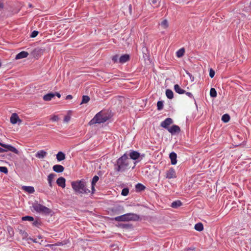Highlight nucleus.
<instances>
[{"mask_svg":"<svg viewBox=\"0 0 251 251\" xmlns=\"http://www.w3.org/2000/svg\"><path fill=\"white\" fill-rule=\"evenodd\" d=\"M71 185L73 190L77 194H88L91 192L86 188V182L83 179L73 181Z\"/></svg>","mask_w":251,"mask_h":251,"instance_id":"nucleus-1","label":"nucleus"},{"mask_svg":"<svg viewBox=\"0 0 251 251\" xmlns=\"http://www.w3.org/2000/svg\"><path fill=\"white\" fill-rule=\"evenodd\" d=\"M130 167L129 159L127 155L125 153L117 160L114 169L118 172H124Z\"/></svg>","mask_w":251,"mask_h":251,"instance_id":"nucleus-2","label":"nucleus"},{"mask_svg":"<svg viewBox=\"0 0 251 251\" xmlns=\"http://www.w3.org/2000/svg\"><path fill=\"white\" fill-rule=\"evenodd\" d=\"M139 219V216L133 213H127L121 216L116 217L114 220L116 221L121 222V221H137Z\"/></svg>","mask_w":251,"mask_h":251,"instance_id":"nucleus-3","label":"nucleus"},{"mask_svg":"<svg viewBox=\"0 0 251 251\" xmlns=\"http://www.w3.org/2000/svg\"><path fill=\"white\" fill-rule=\"evenodd\" d=\"M32 207L33 209L38 213L49 215L51 212L50 209L37 202L33 203Z\"/></svg>","mask_w":251,"mask_h":251,"instance_id":"nucleus-4","label":"nucleus"},{"mask_svg":"<svg viewBox=\"0 0 251 251\" xmlns=\"http://www.w3.org/2000/svg\"><path fill=\"white\" fill-rule=\"evenodd\" d=\"M108 120L107 116L103 115L101 112L97 114L95 117L89 122L90 126L95 124H100L105 122Z\"/></svg>","mask_w":251,"mask_h":251,"instance_id":"nucleus-5","label":"nucleus"},{"mask_svg":"<svg viewBox=\"0 0 251 251\" xmlns=\"http://www.w3.org/2000/svg\"><path fill=\"white\" fill-rule=\"evenodd\" d=\"M0 146L3 148H4V150H7V151H11L16 154H19L18 150L15 148V147L12 146L10 145L5 144L2 143L0 142Z\"/></svg>","mask_w":251,"mask_h":251,"instance_id":"nucleus-6","label":"nucleus"},{"mask_svg":"<svg viewBox=\"0 0 251 251\" xmlns=\"http://www.w3.org/2000/svg\"><path fill=\"white\" fill-rule=\"evenodd\" d=\"M166 177L169 179L176 177V171L173 168H171L166 172Z\"/></svg>","mask_w":251,"mask_h":251,"instance_id":"nucleus-7","label":"nucleus"},{"mask_svg":"<svg viewBox=\"0 0 251 251\" xmlns=\"http://www.w3.org/2000/svg\"><path fill=\"white\" fill-rule=\"evenodd\" d=\"M173 123V120L170 118H166L164 121L162 122L160 124V126L163 128L167 129L170 128L169 126Z\"/></svg>","mask_w":251,"mask_h":251,"instance_id":"nucleus-8","label":"nucleus"},{"mask_svg":"<svg viewBox=\"0 0 251 251\" xmlns=\"http://www.w3.org/2000/svg\"><path fill=\"white\" fill-rule=\"evenodd\" d=\"M10 122L12 124H16L18 122L21 123L22 120L19 118L18 115L16 113H13L10 117Z\"/></svg>","mask_w":251,"mask_h":251,"instance_id":"nucleus-9","label":"nucleus"},{"mask_svg":"<svg viewBox=\"0 0 251 251\" xmlns=\"http://www.w3.org/2000/svg\"><path fill=\"white\" fill-rule=\"evenodd\" d=\"M168 131L172 134L176 133H178L180 131V127L177 125H173L171 127L168 128Z\"/></svg>","mask_w":251,"mask_h":251,"instance_id":"nucleus-10","label":"nucleus"},{"mask_svg":"<svg viewBox=\"0 0 251 251\" xmlns=\"http://www.w3.org/2000/svg\"><path fill=\"white\" fill-rule=\"evenodd\" d=\"M130 158L133 160H137L140 156V154L137 151H131L129 153Z\"/></svg>","mask_w":251,"mask_h":251,"instance_id":"nucleus-11","label":"nucleus"},{"mask_svg":"<svg viewBox=\"0 0 251 251\" xmlns=\"http://www.w3.org/2000/svg\"><path fill=\"white\" fill-rule=\"evenodd\" d=\"M99 177L97 176H95L92 180L91 182V193L94 194L95 191V186L96 183L98 181Z\"/></svg>","mask_w":251,"mask_h":251,"instance_id":"nucleus-12","label":"nucleus"},{"mask_svg":"<svg viewBox=\"0 0 251 251\" xmlns=\"http://www.w3.org/2000/svg\"><path fill=\"white\" fill-rule=\"evenodd\" d=\"M65 179L63 177H59L56 180V183L59 186L64 188L65 187Z\"/></svg>","mask_w":251,"mask_h":251,"instance_id":"nucleus-13","label":"nucleus"},{"mask_svg":"<svg viewBox=\"0 0 251 251\" xmlns=\"http://www.w3.org/2000/svg\"><path fill=\"white\" fill-rule=\"evenodd\" d=\"M53 170L56 173H62L64 170V168L61 165H55L52 167Z\"/></svg>","mask_w":251,"mask_h":251,"instance_id":"nucleus-14","label":"nucleus"},{"mask_svg":"<svg viewBox=\"0 0 251 251\" xmlns=\"http://www.w3.org/2000/svg\"><path fill=\"white\" fill-rule=\"evenodd\" d=\"M170 158L171 159V163L172 165H175L176 164V162H177V160H176V157H177V155H176V154L174 152H171L170 154Z\"/></svg>","mask_w":251,"mask_h":251,"instance_id":"nucleus-15","label":"nucleus"},{"mask_svg":"<svg viewBox=\"0 0 251 251\" xmlns=\"http://www.w3.org/2000/svg\"><path fill=\"white\" fill-rule=\"evenodd\" d=\"M119 60L120 63H125L129 60V56L128 54L123 55L119 58Z\"/></svg>","mask_w":251,"mask_h":251,"instance_id":"nucleus-16","label":"nucleus"},{"mask_svg":"<svg viewBox=\"0 0 251 251\" xmlns=\"http://www.w3.org/2000/svg\"><path fill=\"white\" fill-rule=\"evenodd\" d=\"M28 55V53L26 51H23L19 53L16 56V59H20L26 57Z\"/></svg>","mask_w":251,"mask_h":251,"instance_id":"nucleus-17","label":"nucleus"},{"mask_svg":"<svg viewBox=\"0 0 251 251\" xmlns=\"http://www.w3.org/2000/svg\"><path fill=\"white\" fill-rule=\"evenodd\" d=\"M22 190L28 192L29 194H32L35 192V189L32 186H23L22 187Z\"/></svg>","mask_w":251,"mask_h":251,"instance_id":"nucleus-18","label":"nucleus"},{"mask_svg":"<svg viewBox=\"0 0 251 251\" xmlns=\"http://www.w3.org/2000/svg\"><path fill=\"white\" fill-rule=\"evenodd\" d=\"M56 176V175L54 174H50L48 176V183H49V186L50 187H52V181H53L54 180V177Z\"/></svg>","mask_w":251,"mask_h":251,"instance_id":"nucleus-19","label":"nucleus"},{"mask_svg":"<svg viewBox=\"0 0 251 251\" xmlns=\"http://www.w3.org/2000/svg\"><path fill=\"white\" fill-rule=\"evenodd\" d=\"M55 96V94L52 93H48L43 97V100L45 101H50Z\"/></svg>","mask_w":251,"mask_h":251,"instance_id":"nucleus-20","label":"nucleus"},{"mask_svg":"<svg viewBox=\"0 0 251 251\" xmlns=\"http://www.w3.org/2000/svg\"><path fill=\"white\" fill-rule=\"evenodd\" d=\"M174 90L176 91V92L179 94H183L185 92V90L181 89L178 84H175L174 85Z\"/></svg>","mask_w":251,"mask_h":251,"instance_id":"nucleus-21","label":"nucleus"},{"mask_svg":"<svg viewBox=\"0 0 251 251\" xmlns=\"http://www.w3.org/2000/svg\"><path fill=\"white\" fill-rule=\"evenodd\" d=\"M56 159L58 161H61L65 159V154L62 151H59L56 154Z\"/></svg>","mask_w":251,"mask_h":251,"instance_id":"nucleus-22","label":"nucleus"},{"mask_svg":"<svg viewBox=\"0 0 251 251\" xmlns=\"http://www.w3.org/2000/svg\"><path fill=\"white\" fill-rule=\"evenodd\" d=\"M47 154V152L44 150H41L38 151L36 154V157L38 158H43Z\"/></svg>","mask_w":251,"mask_h":251,"instance_id":"nucleus-23","label":"nucleus"},{"mask_svg":"<svg viewBox=\"0 0 251 251\" xmlns=\"http://www.w3.org/2000/svg\"><path fill=\"white\" fill-rule=\"evenodd\" d=\"M135 188L137 191L140 192L144 191L146 187L141 183H138L136 185Z\"/></svg>","mask_w":251,"mask_h":251,"instance_id":"nucleus-24","label":"nucleus"},{"mask_svg":"<svg viewBox=\"0 0 251 251\" xmlns=\"http://www.w3.org/2000/svg\"><path fill=\"white\" fill-rule=\"evenodd\" d=\"M159 25L163 29H166L169 26L168 22L166 19L163 20Z\"/></svg>","mask_w":251,"mask_h":251,"instance_id":"nucleus-25","label":"nucleus"},{"mask_svg":"<svg viewBox=\"0 0 251 251\" xmlns=\"http://www.w3.org/2000/svg\"><path fill=\"white\" fill-rule=\"evenodd\" d=\"M166 95L169 99H172L174 98V93L170 89H167L166 91Z\"/></svg>","mask_w":251,"mask_h":251,"instance_id":"nucleus-26","label":"nucleus"},{"mask_svg":"<svg viewBox=\"0 0 251 251\" xmlns=\"http://www.w3.org/2000/svg\"><path fill=\"white\" fill-rule=\"evenodd\" d=\"M195 229L199 231H201L203 229V226L202 223H199L195 225Z\"/></svg>","mask_w":251,"mask_h":251,"instance_id":"nucleus-27","label":"nucleus"},{"mask_svg":"<svg viewBox=\"0 0 251 251\" xmlns=\"http://www.w3.org/2000/svg\"><path fill=\"white\" fill-rule=\"evenodd\" d=\"M182 205V202L180 201H174L172 203L171 206L173 208H177Z\"/></svg>","mask_w":251,"mask_h":251,"instance_id":"nucleus-28","label":"nucleus"},{"mask_svg":"<svg viewBox=\"0 0 251 251\" xmlns=\"http://www.w3.org/2000/svg\"><path fill=\"white\" fill-rule=\"evenodd\" d=\"M230 120V116L227 114H225L223 115L222 117V120L224 123L228 122Z\"/></svg>","mask_w":251,"mask_h":251,"instance_id":"nucleus-29","label":"nucleus"},{"mask_svg":"<svg viewBox=\"0 0 251 251\" xmlns=\"http://www.w3.org/2000/svg\"><path fill=\"white\" fill-rule=\"evenodd\" d=\"M185 52V50L184 48H181L179 49L177 52H176V55L178 57H182Z\"/></svg>","mask_w":251,"mask_h":251,"instance_id":"nucleus-30","label":"nucleus"},{"mask_svg":"<svg viewBox=\"0 0 251 251\" xmlns=\"http://www.w3.org/2000/svg\"><path fill=\"white\" fill-rule=\"evenodd\" d=\"M210 95L212 98H215L217 96V92L215 88H211L210 91Z\"/></svg>","mask_w":251,"mask_h":251,"instance_id":"nucleus-31","label":"nucleus"},{"mask_svg":"<svg viewBox=\"0 0 251 251\" xmlns=\"http://www.w3.org/2000/svg\"><path fill=\"white\" fill-rule=\"evenodd\" d=\"M89 100L90 98L88 96H83L82 97V100L81 104L86 103L89 101Z\"/></svg>","mask_w":251,"mask_h":251,"instance_id":"nucleus-32","label":"nucleus"},{"mask_svg":"<svg viewBox=\"0 0 251 251\" xmlns=\"http://www.w3.org/2000/svg\"><path fill=\"white\" fill-rule=\"evenodd\" d=\"M22 220L23 221H33L34 218L33 217L26 216L23 217L22 218Z\"/></svg>","mask_w":251,"mask_h":251,"instance_id":"nucleus-33","label":"nucleus"},{"mask_svg":"<svg viewBox=\"0 0 251 251\" xmlns=\"http://www.w3.org/2000/svg\"><path fill=\"white\" fill-rule=\"evenodd\" d=\"M129 190L127 188H124L122 191L121 194L124 196H126L128 194Z\"/></svg>","mask_w":251,"mask_h":251,"instance_id":"nucleus-34","label":"nucleus"},{"mask_svg":"<svg viewBox=\"0 0 251 251\" xmlns=\"http://www.w3.org/2000/svg\"><path fill=\"white\" fill-rule=\"evenodd\" d=\"M157 106L158 110H161L163 107V102L162 101H158L157 103Z\"/></svg>","mask_w":251,"mask_h":251,"instance_id":"nucleus-35","label":"nucleus"},{"mask_svg":"<svg viewBox=\"0 0 251 251\" xmlns=\"http://www.w3.org/2000/svg\"><path fill=\"white\" fill-rule=\"evenodd\" d=\"M0 172L4 174H7L8 169L6 167L0 166Z\"/></svg>","mask_w":251,"mask_h":251,"instance_id":"nucleus-36","label":"nucleus"},{"mask_svg":"<svg viewBox=\"0 0 251 251\" xmlns=\"http://www.w3.org/2000/svg\"><path fill=\"white\" fill-rule=\"evenodd\" d=\"M39 32L38 31H36V30H34L31 34L30 35V37L31 38H34L35 37H36L37 36V35L38 34Z\"/></svg>","mask_w":251,"mask_h":251,"instance_id":"nucleus-37","label":"nucleus"},{"mask_svg":"<svg viewBox=\"0 0 251 251\" xmlns=\"http://www.w3.org/2000/svg\"><path fill=\"white\" fill-rule=\"evenodd\" d=\"M59 118L57 116L53 115L50 118V120L53 122H56L58 120Z\"/></svg>","mask_w":251,"mask_h":251,"instance_id":"nucleus-38","label":"nucleus"},{"mask_svg":"<svg viewBox=\"0 0 251 251\" xmlns=\"http://www.w3.org/2000/svg\"><path fill=\"white\" fill-rule=\"evenodd\" d=\"M70 119H71V116L69 115H67L65 116V117L64 118V122L67 123L70 120Z\"/></svg>","mask_w":251,"mask_h":251,"instance_id":"nucleus-39","label":"nucleus"},{"mask_svg":"<svg viewBox=\"0 0 251 251\" xmlns=\"http://www.w3.org/2000/svg\"><path fill=\"white\" fill-rule=\"evenodd\" d=\"M215 75V72L212 69H210V71H209V76L211 78H213L214 77Z\"/></svg>","mask_w":251,"mask_h":251,"instance_id":"nucleus-40","label":"nucleus"},{"mask_svg":"<svg viewBox=\"0 0 251 251\" xmlns=\"http://www.w3.org/2000/svg\"><path fill=\"white\" fill-rule=\"evenodd\" d=\"M118 60V55H114L112 57V60L114 62H117Z\"/></svg>","mask_w":251,"mask_h":251,"instance_id":"nucleus-41","label":"nucleus"},{"mask_svg":"<svg viewBox=\"0 0 251 251\" xmlns=\"http://www.w3.org/2000/svg\"><path fill=\"white\" fill-rule=\"evenodd\" d=\"M151 3L153 4H155L157 3V0H149Z\"/></svg>","mask_w":251,"mask_h":251,"instance_id":"nucleus-42","label":"nucleus"},{"mask_svg":"<svg viewBox=\"0 0 251 251\" xmlns=\"http://www.w3.org/2000/svg\"><path fill=\"white\" fill-rule=\"evenodd\" d=\"M72 98H73V97H72V95H67V96H66V100H71V99H72Z\"/></svg>","mask_w":251,"mask_h":251,"instance_id":"nucleus-43","label":"nucleus"},{"mask_svg":"<svg viewBox=\"0 0 251 251\" xmlns=\"http://www.w3.org/2000/svg\"><path fill=\"white\" fill-rule=\"evenodd\" d=\"M186 95L187 96H188V97H189L190 98H192V96H193L192 94L191 93H190V92H186Z\"/></svg>","mask_w":251,"mask_h":251,"instance_id":"nucleus-44","label":"nucleus"},{"mask_svg":"<svg viewBox=\"0 0 251 251\" xmlns=\"http://www.w3.org/2000/svg\"><path fill=\"white\" fill-rule=\"evenodd\" d=\"M5 151H7V150H5L1 148V147H0V152H5Z\"/></svg>","mask_w":251,"mask_h":251,"instance_id":"nucleus-45","label":"nucleus"},{"mask_svg":"<svg viewBox=\"0 0 251 251\" xmlns=\"http://www.w3.org/2000/svg\"><path fill=\"white\" fill-rule=\"evenodd\" d=\"M128 8H129V12L131 14V10H132V6H131V4H129V5L128 6Z\"/></svg>","mask_w":251,"mask_h":251,"instance_id":"nucleus-46","label":"nucleus"},{"mask_svg":"<svg viewBox=\"0 0 251 251\" xmlns=\"http://www.w3.org/2000/svg\"><path fill=\"white\" fill-rule=\"evenodd\" d=\"M54 94H55V96H56L59 98H60V97H61V95H60V94L59 93L56 92Z\"/></svg>","mask_w":251,"mask_h":251,"instance_id":"nucleus-47","label":"nucleus"},{"mask_svg":"<svg viewBox=\"0 0 251 251\" xmlns=\"http://www.w3.org/2000/svg\"><path fill=\"white\" fill-rule=\"evenodd\" d=\"M3 8V4L2 3H0V10H2Z\"/></svg>","mask_w":251,"mask_h":251,"instance_id":"nucleus-48","label":"nucleus"},{"mask_svg":"<svg viewBox=\"0 0 251 251\" xmlns=\"http://www.w3.org/2000/svg\"><path fill=\"white\" fill-rule=\"evenodd\" d=\"M37 224H38V222L37 221L34 222L33 223V225H35V226H37Z\"/></svg>","mask_w":251,"mask_h":251,"instance_id":"nucleus-49","label":"nucleus"},{"mask_svg":"<svg viewBox=\"0 0 251 251\" xmlns=\"http://www.w3.org/2000/svg\"><path fill=\"white\" fill-rule=\"evenodd\" d=\"M33 242L37 243L38 241L36 239L33 240Z\"/></svg>","mask_w":251,"mask_h":251,"instance_id":"nucleus-50","label":"nucleus"},{"mask_svg":"<svg viewBox=\"0 0 251 251\" xmlns=\"http://www.w3.org/2000/svg\"><path fill=\"white\" fill-rule=\"evenodd\" d=\"M0 3H1V2H0Z\"/></svg>","mask_w":251,"mask_h":251,"instance_id":"nucleus-51","label":"nucleus"}]
</instances>
